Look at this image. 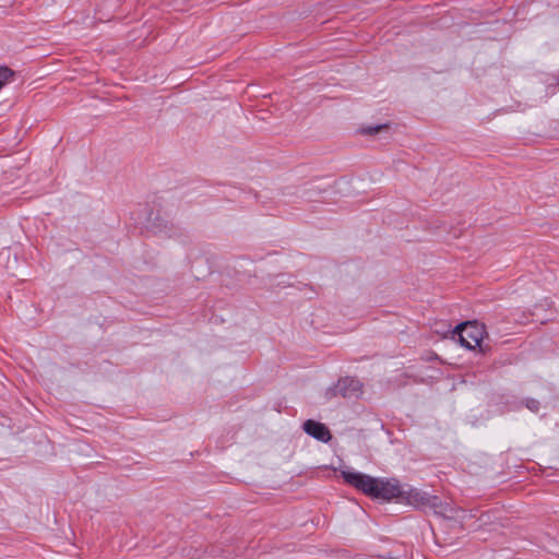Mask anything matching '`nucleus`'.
<instances>
[{
	"instance_id": "nucleus-1",
	"label": "nucleus",
	"mask_w": 559,
	"mask_h": 559,
	"mask_svg": "<svg viewBox=\"0 0 559 559\" xmlns=\"http://www.w3.org/2000/svg\"><path fill=\"white\" fill-rule=\"evenodd\" d=\"M400 502L420 509H433L437 513L447 515L449 507L441 503L435 496H429L415 488H404Z\"/></svg>"
},
{
	"instance_id": "nucleus-2",
	"label": "nucleus",
	"mask_w": 559,
	"mask_h": 559,
	"mask_svg": "<svg viewBox=\"0 0 559 559\" xmlns=\"http://www.w3.org/2000/svg\"><path fill=\"white\" fill-rule=\"evenodd\" d=\"M455 334L462 346L475 349L480 346L485 336V328L478 322H465L456 326Z\"/></svg>"
},
{
	"instance_id": "nucleus-3",
	"label": "nucleus",
	"mask_w": 559,
	"mask_h": 559,
	"mask_svg": "<svg viewBox=\"0 0 559 559\" xmlns=\"http://www.w3.org/2000/svg\"><path fill=\"white\" fill-rule=\"evenodd\" d=\"M344 480L354 486L355 488L361 490L364 493L368 496H373L374 487L377 484V478H373L369 475H365L358 472L344 471L342 472Z\"/></svg>"
},
{
	"instance_id": "nucleus-4",
	"label": "nucleus",
	"mask_w": 559,
	"mask_h": 559,
	"mask_svg": "<svg viewBox=\"0 0 559 559\" xmlns=\"http://www.w3.org/2000/svg\"><path fill=\"white\" fill-rule=\"evenodd\" d=\"M403 493V487L396 480H383L377 478V484L374 487L373 498L391 500L397 499L400 500L401 495Z\"/></svg>"
},
{
	"instance_id": "nucleus-5",
	"label": "nucleus",
	"mask_w": 559,
	"mask_h": 559,
	"mask_svg": "<svg viewBox=\"0 0 559 559\" xmlns=\"http://www.w3.org/2000/svg\"><path fill=\"white\" fill-rule=\"evenodd\" d=\"M305 431L313 438L326 442L331 439L329 429L321 423L314 420H307L304 424Z\"/></svg>"
},
{
	"instance_id": "nucleus-6",
	"label": "nucleus",
	"mask_w": 559,
	"mask_h": 559,
	"mask_svg": "<svg viewBox=\"0 0 559 559\" xmlns=\"http://www.w3.org/2000/svg\"><path fill=\"white\" fill-rule=\"evenodd\" d=\"M337 389L344 396H352L359 391V383L353 379H343L338 382Z\"/></svg>"
},
{
	"instance_id": "nucleus-7",
	"label": "nucleus",
	"mask_w": 559,
	"mask_h": 559,
	"mask_svg": "<svg viewBox=\"0 0 559 559\" xmlns=\"http://www.w3.org/2000/svg\"><path fill=\"white\" fill-rule=\"evenodd\" d=\"M14 72L7 68V67H0V90L11 82L13 80Z\"/></svg>"
},
{
	"instance_id": "nucleus-8",
	"label": "nucleus",
	"mask_w": 559,
	"mask_h": 559,
	"mask_svg": "<svg viewBox=\"0 0 559 559\" xmlns=\"http://www.w3.org/2000/svg\"><path fill=\"white\" fill-rule=\"evenodd\" d=\"M205 554V550L200 548V549H194L193 550V554H188V557L190 559H201Z\"/></svg>"
},
{
	"instance_id": "nucleus-9",
	"label": "nucleus",
	"mask_w": 559,
	"mask_h": 559,
	"mask_svg": "<svg viewBox=\"0 0 559 559\" xmlns=\"http://www.w3.org/2000/svg\"><path fill=\"white\" fill-rule=\"evenodd\" d=\"M537 405L538 403L536 401H530V403L527 404V407L531 408L532 411H537Z\"/></svg>"
}]
</instances>
